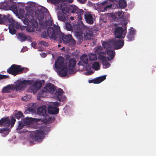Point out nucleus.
<instances>
[{"label":"nucleus","instance_id":"nucleus-1","mask_svg":"<svg viewBox=\"0 0 156 156\" xmlns=\"http://www.w3.org/2000/svg\"><path fill=\"white\" fill-rule=\"evenodd\" d=\"M48 11L47 9L44 7H42L41 9L36 10L35 11V16L38 20L39 23L41 26L44 29H46L48 26H50L53 24L52 20H49L43 21L44 19V12Z\"/></svg>","mask_w":156,"mask_h":156},{"label":"nucleus","instance_id":"nucleus-2","mask_svg":"<svg viewBox=\"0 0 156 156\" xmlns=\"http://www.w3.org/2000/svg\"><path fill=\"white\" fill-rule=\"evenodd\" d=\"M64 58L62 56H59L55 61V67L56 69H61L58 72L59 75L61 77H64L67 74L68 69L66 66H63L64 62Z\"/></svg>","mask_w":156,"mask_h":156},{"label":"nucleus","instance_id":"nucleus-3","mask_svg":"<svg viewBox=\"0 0 156 156\" xmlns=\"http://www.w3.org/2000/svg\"><path fill=\"white\" fill-rule=\"evenodd\" d=\"M59 32L57 35V39L60 42H63V43L66 44L69 43L71 46H73L76 44V41L73 38L71 34L65 35L63 33L61 32L60 28L59 27Z\"/></svg>","mask_w":156,"mask_h":156},{"label":"nucleus","instance_id":"nucleus-4","mask_svg":"<svg viewBox=\"0 0 156 156\" xmlns=\"http://www.w3.org/2000/svg\"><path fill=\"white\" fill-rule=\"evenodd\" d=\"M59 26L54 25L52 27H48L47 31L43 32L41 34L42 37L47 38L48 37L54 40H57V35L59 32Z\"/></svg>","mask_w":156,"mask_h":156},{"label":"nucleus","instance_id":"nucleus-5","mask_svg":"<svg viewBox=\"0 0 156 156\" xmlns=\"http://www.w3.org/2000/svg\"><path fill=\"white\" fill-rule=\"evenodd\" d=\"M22 20L24 24L27 25L30 24L35 29L37 27L38 23L34 20L33 14L30 12H27L26 13L25 16L22 18Z\"/></svg>","mask_w":156,"mask_h":156},{"label":"nucleus","instance_id":"nucleus-6","mask_svg":"<svg viewBox=\"0 0 156 156\" xmlns=\"http://www.w3.org/2000/svg\"><path fill=\"white\" fill-rule=\"evenodd\" d=\"M25 69L27 71L28 69L27 68L21 67V66L20 65L13 64L7 70V72L9 74L16 76L18 74L23 73Z\"/></svg>","mask_w":156,"mask_h":156},{"label":"nucleus","instance_id":"nucleus-7","mask_svg":"<svg viewBox=\"0 0 156 156\" xmlns=\"http://www.w3.org/2000/svg\"><path fill=\"white\" fill-rule=\"evenodd\" d=\"M65 7L67 8L68 12H71L76 14V17L75 16V18L76 17L77 19H78L79 20L82 19L84 12L83 9H79L77 6L73 5H72L69 7Z\"/></svg>","mask_w":156,"mask_h":156},{"label":"nucleus","instance_id":"nucleus-8","mask_svg":"<svg viewBox=\"0 0 156 156\" xmlns=\"http://www.w3.org/2000/svg\"><path fill=\"white\" fill-rule=\"evenodd\" d=\"M59 9L62 11V12H58L57 14L58 18L59 20L64 22L67 19L66 13L67 12V8L65 7L64 6H63L62 4L60 5V6H58L56 7V10Z\"/></svg>","mask_w":156,"mask_h":156},{"label":"nucleus","instance_id":"nucleus-9","mask_svg":"<svg viewBox=\"0 0 156 156\" xmlns=\"http://www.w3.org/2000/svg\"><path fill=\"white\" fill-rule=\"evenodd\" d=\"M16 120L13 117H3L0 120V126L9 127L11 124V128L15 124Z\"/></svg>","mask_w":156,"mask_h":156},{"label":"nucleus","instance_id":"nucleus-10","mask_svg":"<svg viewBox=\"0 0 156 156\" xmlns=\"http://www.w3.org/2000/svg\"><path fill=\"white\" fill-rule=\"evenodd\" d=\"M45 134V133L43 131L40 129L31 132L30 136L35 141L40 142L44 138Z\"/></svg>","mask_w":156,"mask_h":156},{"label":"nucleus","instance_id":"nucleus-11","mask_svg":"<svg viewBox=\"0 0 156 156\" xmlns=\"http://www.w3.org/2000/svg\"><path fill=\"white\" fill-rule=\"evenodd\" d=\"M127 23H124V28H123L122 27H118L116 28L114 32L115 37L119 39L124 38L126 32V25Z\"/></svg>","mask_w":156,"mask_h":156},{"label":"nucleus","instance_id":"nucleus-12","mask_svg":"<svg viewBox=\"0 0 156 156\" xmlns=\"http://www.w3.org/2000/svg\"><path fill=\"white\" fill-rule=\"evenodd\" d=\"M30 81L24 80L16 83L15 86V88L16 90H23L27 87V84H30Z\"/></svg>","mask_w":156,"mask_h":156},{"label":"nucleus","instance_id":"nucleus-13","mask_svg":"<svg viewBox=\"0 0 156 156\" xmlns=\"http://www.w3.org/2000/svg\"><path fill=\"white\" fill-rule=\"evenodd\" d=\"M76 64V61L75 58H72L69 59L68 63V67L69 73L70 74L74 73L73 70L75 68Z\"/></svg>","mask_w":156,"mask_h":156},{"label":"nucleus","instance_id":"nucleus-14","mask_svg":"<svg viewBox=\"0 0 156 156\" xmlns=\"http://www.w3.org/2000/svg\"><path fill=\"white\" fill-rule=\"evenodd\" d=\"M111 43L113 44V47L115 49H119L122 48L124 44V41L118 40H115L112 39Z\"/></svg>","mask_w":156,"mask_h":156},{"label":"nucleus","instance_id":"nucleus-15","mask_svg":"<svg viewBox=\"0 0 156 156\" xmlns=\"http://www.w3.org/2000/svg\"><path fill=\"white\" fill-rule=\"evenodd\" d=\"M47 110L50 114L55 115L59 113V109L58 107H54L50 105L48 106Z\"/></svg>","mask_w":156,"mask_h":156},{"label":"nucleus","instance_id":"nucleus-16","mask_svg":"<svg viewBox=\"0 0 156 156\" xmlns=\"http://www.w3.org/2000/svg\"><path fill=\"white\" fill-rule=\"evenodd\" d=\"M124 13L121 11L115 12V15H113L112 18L115 21H121L124 19Z\"/></svg>","mask_w":156,"mask_h":156},{"label":"nucleus","instance_id":"nucleus-17","mask_svg":"<svg viewBox=\"0 0 156 156\" xmlns=\"http://www.w3.org/2000/svg\"><path fill=\"white\" fill-rule=\"evenodd\" d=\"M44 89L51 94H52L56 89L54 85L51 83H47L44 87Z\"/></svg>","mask_w":156,"mask_h":156},{"label":"nucleus","instance_id":"nucleus-18","mask_svg":"<svg viewBox=\"0 0 156 156\" xmlns=\"http://www.w3.org/2000/svg\"><path fill=\"white\" fill-rule=\"evenodd\" d=\"M46 107L45 106H40L37 109V114L43 116L46 115Z\"/></svg>","mask_w":156,"mask_h":156},{"label":"nucleus","instance_id":"nucleus-19","mask_svg":"<svg viewBox=\"0 0 156 156\" xmlns=\"http://www.w3.org/2000/svg\"><path fill=\"white\" fill-rule=\"evenodd\" d=\"M84 17L87 23L89 24H92L94 23V19L92 15L87 12L84 14Z\"/></svg>","mask_w":156,"mask_h":156},{"label":"nucleus","instance_id":"nucleus-20","mask_svg":"<svg viewBox=\"0 0 156 156\" xmlns=\"http://www.w3.org/2000/svg\"><path fill=\"white\" fill-rule=\"evenodd\" d=\"M135 34V31L133 28H131L128 33L126 36L128 41H131L134 40V35Z\"/></svg>","mask_w":156,"mask_h":156},{"label":"nucleus","instance_id":"nucleus-21","mask_svg":"<svg viewBox=\"0 0 156 156\" xmlns=\"http://www.w3.org/2000/svg\"><path fill=\"white\" fill-rule=\"evenodd\" d=\"M110 1V0H106L102 2L101 4L102 5H104L103 11L105 12L111 9L112 4H108Z\"/></svg>","mask_w":156,"mask_h":156},{"label":"nucleus","instance_id":"nucleus-22","mask_svg":"<svg viewBox=\"0 0 156 156\" xmlns=\"http://www.w3.org/2000/svg\"><path fill=\"white\" fill-rule=\"evenodd\" d=\"M42 86V84L40 81H35L32 85L33 92H36L37 90H39L41 88Z\"/></svg>","mask_w":156,"mask_h":156},{"label":"nucleus","instance_id":"nucleus-23","mask_svg":"<svg viewBox=\"0 0 156 156\" xmlns=\"http://www.w3.org/2000/svg\"><path fill=\"white\" fill-rule=\"evenodd\" d=\"M112 41V39L110 40L108 42H104L102 44L103 48L107 50H110L109 49L112 48L113 46V44L111 43Z\"/></svg>","mask_w":156,"mask_h":156},{"label":"nucleus","instance_id":"nucleus-24","mask_svg":"<svg viewBox=\"0 0 156 156\" xmlns=\"http://www.w3.org/2000/svg\"><path fill=\"white\" fill-rule=\"evenodd\" d=\"M17 38L21 42H23L27 39V36L23 33H20L17 35Z\"/></svg>","mask_w":156,"mask_h":156},{"label":"nucleus","instance_id":"nucleus-25","mask_svg":"<svg viewBox=\"0 0 156 156\" xmlns=\"http://www.w3.org/2000/svg\"><path fill=\"white\" fill-rule=\"evenodd\" d=\"M10 131V129L8 127L4 128H0V133H2L3 136H5L7 135L9 132Z\"/></svg>","mask_w":156,"mask_h":156},{"label":"nucleus","instance_id":"nucleus-26","mask_svg":"<svg viewBox=\"0 0 156 156\" xmlns=\"http://www.w3.org/2000/svg\"><path fill=\"white\" fill-rule=\"evenodd\" d=\"M13 89V87L10 85L5 87L3 88L2 90V92L3 93H9Z\"/></svg>","mask_w":156,"mask_h":156},{"label":"nucleus","instance_id":"nucleus-27","mask_svg":"<svg viewBox=\"0 0 156 156\" xmlns=\"http://www.w3.org/2000/svg\"><path fill=\"white\" fill-rule=\"evenodd\" d=\"M105 53L104 52H101V53L98 54V58L102 61H105L106 59H107L108 61H111L110 59L108 57H106L105 56Z\"/></svg>","mask_w":156,"mask_h":156},{"label":"nucleus","instance_id":"nucleus-28","mask_svg":"<svg viewBox=\"0 0 156 156\" xmlns=\"http://www.w3.org/2000/svg\"><path fill=\"white\" fill-rule=\"evenodd\" d=\"M106 75H104L94 78L95 84H98L101 83L106 79Z\"/></svg>","mask_w":156,"mask_h":156},{"label":"nucleus","instance_id":"nucleus-29","mask_svg":"<svg viewBox=\"0 0 156 156\" xmlns=\"http://www.w3.org/2000/svg\"><path fill=\"white\" fill-rule=\"evenodd\" d=\"M57 100L59 101L60 102H52L51 104V105H52L54 107H57L60 106L61 105V101H63L66 98H57Z\"/></svg>","mask_w":156,"mask_h":156},{"label":"nucleus","instance_id":"nucleus-30","mask_svg":"<svg viewBox=\"0 0 156 156\" xmlns=\"http://www.w3.org/2000/svg\"><path fill=\"white\" fill-rule=\"evenodd\" d=\"M106 53L107 55L110 57L111 60L113 59L115 55V52L112 50H107Z\"/></svg>","mask_w":156,"mask_h":156},{"label":"nucleus","instance_id":"nucleus-31","mask_svg":"<svg viewBox=\"0 0 156 156\" xmlns=\"http://www.w3.org/2000/svg\"><path fill=\"white\" fill-rule=\"evenodd\" d=\"M93 36V33L92 31H89L88 32H86L84 36V37L86 40L91 39Z\"/></svg>","mask_w":156,"mask_h":156},{"label":"nucleus","instance_id":"nucleus-32","mask_svg":"<svg viewBox=\"0 0 156 156\" xmlns=\"http://www.w3.org/2000/svg\"><path fill=\"white\" fill-rule=\"evenodd\" d=\"M22 121L25 125H30L32 122L33 120L31 118L26 117L22 119Z\"/></svg>","mask_w":156,"mask_h":156},{"label":"nucleus","instance_id":"nucleus-33","mask_svg":"<svg viewBox=\"0 0 156 156\" xmlns=\"http://www.w3.org/2000/svg\"><path fill=\"white\" fill-rule=\"evenodd\" d=\"M9 33L12 35L15 34L16 32V30L12 24H9Z\"/></svg>","mask_w":156,"mask_h":156},{"label":"nucleus","instance_id":"nucleus-34","mask_svg":"<svg viewBox=\"0 0 156 156\" xmlns=\"http://www.w3.org/2000/svg\"><path fill=\"white\" fill-rule=\"evenodd\" d=\"M80 59L84 64H86L88 63V60L87 56L86 55L83 54L81 56Z\"/></svg>","mask_w":156,"mask_h":156},{"label":"nucleus","instance_id":"nucleus-35","mask_svg":"<svg viewBox=\"0 0 156 156\" xmlns=\"http://www.w3.org/2000/svg\"><path fill=\"white\" fill-rule=\"evenodd\" d=\"M64 93L63 90L59 88L55 91L54 94L57 96V98H59L58 96H61Z\"/></svg>","mask_w":156,"mask_h":156},{"label":"nucleus","instance_id":"nucleus-36","mask_svg":"<svg viewBox=\"0 0 156 156\" xmlns=\"http://www.w3.org/2000/svg\"><path fill=\"white\" fill-rule=\"evenodd\" d=\"M8 4L6 2L0 3V9L7 10L8 9Z\"/></svg>","mask_w":156,"mask_h":156},{"label":"nucleus","instance_id":"nucleus-37","mask_svg":"<svg viewBox=\"0 0 156 156\" xmlns=\"http://www.w3.org/2000/svg\"><path fill=\"white\" fill-rule=\"evenodd\" d=\"M119 4L120 8L124 9L127 6L125 0H120Z\"/></svg>","mask_w":156,"mask_h":156},{"label":"nucleus","instance_id":"nucleus-38","mask_svg":"<svg viewBox=\"0 0 156 156\" xmlns=\"http://www.w3.org/2000/svg\"><path fill=\"white\" fill-rule=\"evenodd\" d=\"M8 21L9 23H10V24H13V23L15 22V21L13 20L12 17L10 16L9 14H8L7 15V17L6 16V19L5 20V23Z\"/></svg>","mask_w":156,"mask_h":156},{"label":"nucleus","instance_id":"nucleus-39","mask_svg":"<svg viewBox=\"0 0 156 156\" xmlns=\"http://www.w3.org/2000/svg\"><path fill=\"white\" fill-rule=\"evenodd\" d=\"M45 119L46 120L45 121V122L47 123H50L54 121L55 119V118L54 117H51L49 116L45 115Z\"/></svg>","mask_w":156,"mask_h":156},{"label":"nucleus","instance_id":"nucleus-40","mask_svg":"<svg viewBox=\"0 0 156 156\" xmlns=\"http://www.w3.org/2000/svg\"><path fill=\"white\" fill-rule=\"evenodd\" d=\"M76 35L79 39V41L81 42V41L83 40V37L82 36V32H76Z\"/></svg>","mask_w":156,"mask_h":156},{"label":"nucleus","instance_id":"nucleus-41","mask_svg":"<svg viewBox=\"0 0 156 156\" xmlns=\"http://www.w3.org/2000/svg\"><path fill=\"white\" fill-rule=\"evenodd\" d=\"M15 117L19 119L21 118L24 117L23 113L20 111H18L15 113L14 115Z\"/></svg>","mask_w":156,"mask_h":156},{"label":"nucleus","instance_id":"nucleus-42","mask_svg":"<svg viewBox=\"0 0 156 156\" xmlns=\"http://www.w3.org/2000/svg\"><path fill=\"white\" fill-rule=\"evenodd\" d=\"M6 19V16L0 14V24H5Z\"/></svg>","mask_w":156,"mask_h":156},{"label":"nucleus","instance_id":"nucleus-43","mask_svg":"<svg viewBox=\"0 0 156 156\" xmlns=\"http://www.w3.org/2000/svg\"><path fill=\"white\" fill-rule=\"evenodd\" d=\"M8 9L10 10L14 11H17V7L16 5L15 4H13L11 5H9Z\"/></svg>","mask_w":156,"mask_h":156},{"label":"nucleus","instance_id":"nucleus-44","mask_svg":"<svg viewBox=\"0 0 156 156\" xmlns=\"http://www.w3.org/2000/svg\"><path fill=\"white\" fill-rule=\"evenodd\" d=\"M89 58L90 61H94L97 59V56L95 54L91 53L89 55Z\"/></svg>","mask_w":156,"mask_h":156},{"label":"nucleus","instance_id":"nucleus-45","mask_svg":"<svg viewBox=\"0 0 156 156\" xmlns=\"http://www.w3.org/2000/svg\"><path fill=\"white\" fill-rule=\"evenodd\" d=\"M93 68L95 70H98L99 69L100 64L98 62H94L92 64Z\"/></svg>","mask_w":156,"mask_h":156},{"label":"nucleus","instance_id":"nucleus-46","mask_svg":"<svg viewBox=\"0 0 156 156\" xmlns=\"http://www.w3.org/2000/svg\"><path fill=\"white\" fill-rule=\"evenodd\" d=\"M102 47L101 46H98L95 49V53L96 54L98 55L101 53V52H103V51H102Z\"/></svg>","mask_w":156,"mask_h":156},{"label":"nucleus","instance_id":"nucleus-47","mask_svg":"<svg viewBox=\"0 0 156 156\" xmlns=\"http://www.w3.org/2000/svg\"><path fill=\"white\" fill-rule=\"evenodd\" d=\"M65 26L66 29L67 30L71 31L73 30V27L69 23H66L65 24Z\"/></svg>","mask_w":156,"mask_h":156},{"label":"nucleus","instance_id":"nucleus-48","mask_svg":"<svg viewBox=\"0 0 156 156\" xmlns=\"http://www.w3.org/2000/svg\"><path fill=\"white\" fill-rule=\"evenodd\" d=\"M26 28L27 32H33L35 30V29L30 25L29 26L28 25L27 26H26Z\"/></svg>","mask_w":156,"mask_h":156},{"label":"nucleus","instance_id":"nucleus-49","mask_svg":"<svg viewBox=\"0 0 156 156\" xmlns=\"http://www.w3.org/2000/svg\"><path fill=\"white\" fill-rule=\"evenodd\" d=\"M48 2L54 5L58 4L62 0H47Z\"/></svg>","mask_w":156,"mask_h":156},{"label":"nucleus","instance_id":"nucleus-50","mask_svg":"<svg viewBox=\"0 0 156 156\" xmlns=\"http://www.w3.org/2000/svg\"><path fill=\"white\" fill-rule=\"evenodd\" d=\"M102 62L103 66L105 68H107L110 66V63L107 61L106 59L105 61Z\"/></svg>","mask_w":156,"mask_h":156},{"label":"nucleus","instance_id":"nucleus-51","mask_svg":"<svg viewBox=\"0 0 156 156\" xmlns=\"http://www.w3.org/2000/svg\"><path fill=\"white\" fill-rule=\"evenodd\" d=\"M35 109L33 108H28L27 110H25V112L27 114L29 113L30 112L34 113L35 112Z\"/></svg>","mask_w":156,"mask_h":156},{"label":"nucleus","instance_id":"nucleus-52","mask_svg":"<svg viewBox=\"0 0 156 156\" xmlns=\"http://www.w3.org/2000/svg\"><path fill=\"white\" fill-rule=\"evenodd\" d=\"M12 24L13 25V26L14 28H16L17 29H20V24L15 21L13 24Z\"/></svg>","mask_w":156,"mask_h":156},{"label":"nucleus","instance_id":"nucleus-53","mask_svg":"<svg viewBox=\"0 0 156 156\" xmlns=\"http://www.w3.org/2000/svg\"><path fill=\"white\" fill-rule=\"evenodd\" d=\"M25 124H23L22 121H19V125L17 127V129H20L23 128Z\"/></svg>","mask_w":156,"mask_h":156},{"label":"nucleus","instance_id":"nucleus-54","mask_svg":"<svg viewBox=\"0 0 156 156\" xmlns=\"http://www.w3.org/2000/svg\"><path fill=\"white\" fill-rule=\"evenodd\" d=\"M9 77V76H8L0 74V80L5 79L7 78H8Z\"/></svg>","mask_w":156,"mask_h":156},{"label":"nucleus","instance_id":"nucleus-55","mask_svg":"<svg viewBox=\"0 0 156 156\" xmlns=\"http://www.w3.org/2000/svg\"><path fill=\"white\" fill-rule=\"evenodd\" d=\"M40 43L41 44L43 45L44 46H48V43L45 41H41L40 42Z\"/></svg>","mask_w":156,"mask_h":156},{"label":"nucleus","instance_id":"nucleus-56","mask_svg":"<svg viewBox=\"0 0 156 156\" xmlns=\"http://www.w3.org/2000/svg\"><path fill=\"white\" fill-rule=\"evenodd\" d=\"M73 1V0H62V2H66L69 3H71Z\"/></svg>","mask_w":156,"mask_h":156},{"label":"nucleus","instance_id":"nucleus-57","mask_svg":"<svg viewBox=\"0 0 156 156\" xmlns=\"http://www.w3.org/2000/svg\"><path fill=\"white\" fill-rule=\"evenodd\" d=\"M89 83H93L95 84L94 79H92V80H89Z\"/></svg>","mask_w":156,"mask_h":156},{"label":"nucleus","instance_id":"nucleus-58","mask_svg":"<svg viewBox=\"0 0 156 156\" xmlns=\"http://www.w3.org/2000/svg\"><path fill=\"white\" fill-rule=\"evenodd\" d=\"M78 1L80 2L81 3L83 4L85 3V2L86 1V0H77Z\"/></svg>","mask_w":156,"mask_h":156},{"label":"nucleus","instance_id":"nucleus-59","mask_svg":"<svg viewBox=\"0 0 156 156\" xmlns=\"http://www.w3.org/2000/svg\"><path fill=\"white\" fill-rule=\"evenodd\" d=\"M26 28V26H22L20 25V29L22 30H24L25 28Z\"/></svg>","mask_w":156,"mask_h":156},{"label":"nucleus","instance_id":"nucleus-60","mask_svg":"<svg viewBox=\"0 0 156 156\" xmlns=\"http://www.w3.org/2000/svg\"><path fill=\"white\" fill-rule=\"evenodd\" d=\"M31 46L34 48H35L36 47V44L34 42H32L31 44Z\"/></svg>","mask_w":156,"mask_h":156},{"label":"nucleus","instance_id":"nucleus-61","mask_svg":"<svg viewBox=\"0 0 156 156\" xmlns=\"http://www.w3.org/2000/svg\"><path fill=\"white\" fill-rule=\"evenodd\" d=\"M83 62L81 61H79L78 64V65L80 66H83Z\"/></svg>","mask_w":156,"mask_h":156},{"label":"nucleus","instance_id":"nucleus-62","mask_svg":"<svg viewBox=\"0 0 156 156\" xmlns=\"http://www.w3.org/2000/svg\"><path fill=\"white\" fill-rule=\"evenodd\" d=\"M29 98H21V100L23 101H26L29 99Z\"/></svg>","mask_w":156,"mask_h":156},{"label":"nucleus","instance_id":"nucleus-63","mask_svg":"<svg viewBox=\"0 0 156 156\" xmlns=\"http://www.w3.org/2000/svg\"><path fill=\"white\" fill-rule=\"evenodd\" d=\"M70 58V56L69 55H67L66 57V59H67V58L69 59Z\"/></svg>","mask_w":156,"mask_h":156},{"label":"nucleus","instance_id":"nucleus-64","mask_svg":"<svg viewBox=\"0 0 156 156\" xmlns=\"http://www.w3.org/2000/svg\"><path fill=\"white\" fill-rule=\"evenodd\" d=\"M42 55H43L44 56H43V55H42V56L43 57H45L47 55L44 53H43L42 54Z\"/></svg>","mask_w":156,"mask_h":156}]
</instances>
